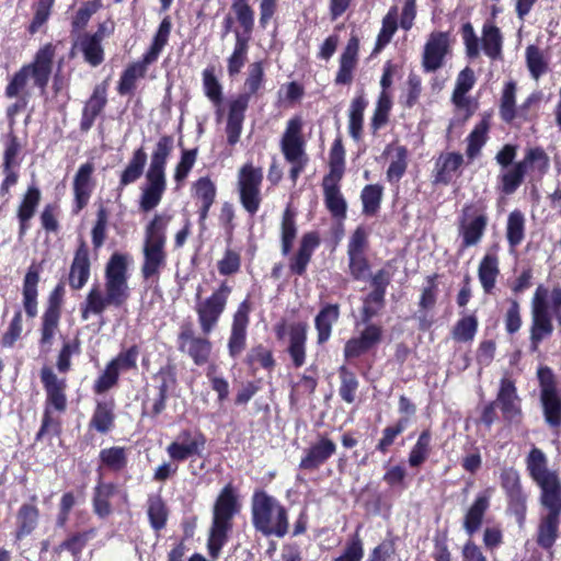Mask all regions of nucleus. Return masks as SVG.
Returning <instances> with one entry per match:
<instances>
[{
    "mask_svg": "<svg viewBox=\"0 0 561 561\" xmlns=\"http://www.w3.org/2000/svg\"><path fill=\"white\" fill-rule=\"evenodd\" d=\"M382 188L379 185H366L362 192L363 210L367 215H374L381 202Z\"/></svg>",
    "mask_w": 561,
    "mask_h": 561,
    "instance_id": "nucleus-63",
    "label": "nucleus"
},
{
    "mask_svg": "<svg viewBox=\"0 0 561 561\" xmlns=\"http://www.w3.org/2000/svg\"><path fill=\"white\" fill-rule=\"evenodd\" d=\"M339 183L340 181L323 180L324 201L328 209L334 217H344L346 213V202L341 194Z\"/></svg>",
    "mask_w": 561,
    "mask_h": 561,
    "instance_id": "nucleus-36",
    "label": "nucleus"
},
{
    "mask_svg": "<svg viewBox=\"0 0 561 561\" xmlns=\"http://www.w3.org/2000/svg\"><path fill=\"white\" fill-rule=\"evenodd\" d=\"M482 49L484 54L495 59L501 55L502 36L499 27L491 23H485L482 30Z\"/></svg>",
    "mask_w": 561,
    "mask_h": 561,
    "instance_id": "nucleus-47",
    "label": "nucleus"
},
{
    "mask_svg": "<svg viewBox=\"0 0 561 561\" xmlns=\"http://www.w3.org/2000/svg\"><path fill=\"white\" fill-rule=\"evenodd\" d=\"M536 101L535 95H530L517 110L516 107V84L513 81L507 82L504 85L501 102H500V115L506 123H511L517 116H525V108L529 107L533 102Z\"/></svg>",
    "mask_w": 561,
    "mask_h": 561,
    "instance_id": "nucleus-23",
    "label": "nucleus"
},
{
    "mask_svg": "<svg viewBox=\"0 0 561 561\" xmlns=\"http://www.w3.org/2000/svg\"><path fill=\"white\" fill-rule=\"evenodd\" d=\"M540 386V400L546 422L550 426L561 424V391L557 389L553 371L542 366L537 371Z\"/></svg>",
    "mask_w": 561,
    "mask_h": 561,
    "instance_id": "nucleus-11",
    "label": "nucleus"
},
{
    "mask_svg": "<svg viewBox=\"0 0 561 561\" xmlns=\"http://www.w3.org/2000/svg\"><path fill=\"white\" fill-rule=\"evenodd\" d=\"M94 172V164L87 162L78 169L73 180V192L77 204V209L81 210L89 202L93 183L92 174Z\"/></svg>",
    "mask_w": 561,
    "mask_h": 561,
    "instance_id": "nucleus-27",
    "label": "nucleus"
},
{
    "mask_svg": "<svg viewBox=\"0 0 561 561\" xmlns=\"http://www.w3.org/2000/svg\"><path fill=\"white\" fill-rule=\"evenodd\" d=\"M171 219V215L156 214L152 220L146 226L141 275L147 280H158L161 270L167 264L165 231Z\"/></svg>",
    "mask_w": 561,
    "mask_h": 561,
    "instance_id": "nucleus-4",
    "label": "nucleus"
},
{
    "mask_svg": "<svg viewBox=\"0 0 561 561\" xmlns=\"http://www.w3.org/2000/svg\"><path fill=\"white\" fill-rule=\"evenodd\" d=\"M129 263L127 254L116 252L111 255L104 270V289L93 285L81 304L80 311L84 321L91 316H101L111 306L119 308L127 302L130 297Z\"/></svg>",
    "mask_w": 561,
    "mask_h": 561,
    "instance_id": "nucleus-1",
    "label": "nucleus"
},
{
    "mask_svg": "<svg viewBox=\"0 0 561 561\" xmlns=\"http://www.w3.org/2000/svg\"><path fill=\"white\" fill-rule=\"evenodd\" d=\"M172 148L173 138L171 136L160 137L151 154L150 164L147 171L165 173L167 161Z\"/></svg>",
    "mask_w": 561,
    "mask_h": 561,
    "instance_id": "nucleus-44",
    "label": "nucleus"
},
{
    "mask_svg": "<svg viewBox=\"0 0 561 561\" xmlns=\"http://www.w3.org/2000/svg\"><path fill=\"white\" fill-rule=\"evenodd\" d=\"M519 163L526 173L531 172L540 176L547 171L549 159L542 149L531 148Z\"/></svg>",
    "mask_w": 561,
    "mask_h": 561,
    "instance_id": "nucleus-48",
    "label": "nucleus"
},
{
    "mask_svg": "<svg viewBox=\"0 0 561 561\" xmlns=\"http://www.w3.org/2000/svg\"><path fill=\"white\" fill-rule=\"evenodd\" d=\"M553 314L561 324V287L549 291L540 285L530 302L529 348L533 353L538 352L540 344L553 334Z\"/></svg>",
    "mask_w": 561,
    "mask_h": 561,
    "instance_id": "nucleus-2",
    "label": "nucleus"
},
{
    "mask_svg": "<svg viewBox=\"0 0 561 561\" xmlns=\"http://www.w3.org/2000/svg\"><path fill=\"white\" fill-rule=\"evenodd\" d=\"M249 50V37L236 33V44L232 54L227 59V71L229 77L233 78L241 72L245 65Z\"/></svg>",
    "mask_w": 561,
    "mask_h": 561,
    "instance_id": "nucleus-40",
    "label": "nucleus"
},
{
    "mask_svg": "<svg viewBox=\"0 0 561 561\" xmlns=\"http://www.w3.org/2000/svg\"><path fill=\"white\" fill-rule=\"evenodd\" d=\"M489 217L482 203L463 206L458 218V233L461 237V249L479 244L484 236Z\"/></svg>",
    "mask_w": 561,
    "mask_h": 561,
    "instance_id": "nucleus-10",
    "label": "nucleus"
},
{
    "mask_svg": "<svg viewBox=\"0 0 561 561\" xmlns=\"http://www.w3.org/2000/svg\"><path fill=\"white\" fill-rule=\"evenodd\" d=\"M41 380L47 394V403L57 411H64L67 405L65 394L66 379L58 378L49 367H43L41 370Z\"/></svg>",
    "mask_w": 561,
    "mask_h": 561,
    "instance_id": "nucleus-20",
    "label": "nucleus"
},
{
    "mask_svg": "<svg viewBox=\"0 0 561 561\" xmlns=\"http://www.w3.org/2000/svg\"><path fill=\"white\" fill-rule=\"evenodd\" d=\"M559 525L560 515H556V513H548L541 518L537 536V542L540 547L550 549L554 545L558 538Z\"/></svg>",
    "mask_w": 561,
    "mask_h": 561,
    "instance_id": "nucleus-39",
    "label": "nucleus"
},
{
    "mask_svg": "<svg viewBox=\"0 0 561 561\" xmlns=\"http://www.w3.org/2000/svg\"><path fill=\"white\" fill-rule=\"evenodd\" d=\"M450 53V38L446 32H432L423 48L422 67L426 72H434L444 66Z\"/></svg>",
    "mask_w": 561,
    "mask_h": 561,
    "instance_id": "nucleus-13",
    "label": "nucleus"
},
{
    "mask_svg": "<svg viewBox=\"0 0 561 561\" xmlns=\"http://www.w3.org/2000/svg\"><path fill=\"white\" fill-rule=\"evenodd\" d=\"M231 290L232 289L228 283L222 282L209 297L202 299V287L199 286L197 288L195 311L197 313L201 330L205 335L209 334L217 325L222 312L225 311Z\"/></svg>",
    "mask_w": 561,
    "mask_h": 561,
    "instance_id": "nucleus-9",
    "label": "nucleus"
},
{
    "mask_svg": "<svg viewBox=\"0 0 561 561\" xmlns=\"http://www.w3.org/2000/svg\"><path fill=\"white\" fill-rule=\"evenodd\" d=\"M496 402L506 420L516 421L520 416L519 399L511 379L502 378Z\"/></svg>",
    "mask_w": 561,
    "mask_h": 561,
    "instance_id": "nucleus-24",
    "label": "nucleus"
},
{
    "mask_svg": "<svg viewBox=\"0 0 561 561\" xmlns=\"http://www.w3.org/2000/svg\"><path fill=\"white\" fill-rule=\"evenodd\" d=\"M341 387L339 393L341 398L347 402L353 403L355 401V394L358 388V381L353 373L342 366L340 368Z\"/></svg>",
    "mask_w": 561,
    "mask_h": 561,
    "instance_id": "nucleus-61",
    "label": "nucleus"
},
{
    "mask_svg": "<svg viewBox=\"0 0 561 561\" xmlns=\"http://www.w3.org/2000/svg\"><path fill=\"white\" fill-rule=\"evenodd\" d=\"M340 318V308L336 304H329L322 307L314 319V327L317 330V341L319 344L325 343L332 332V327Z\"/></svg>",
    "mask_w": 561,
    "mask_h": 561,
    "instance_id": "nucleus-31",
    "label": "nucleus"
},
{
    "mask_svg": "<svg viewBox=\"0 0 561 561\" xmlns=\"http://www.w3.org/2000/svg\"><path fill=\"white\" fill-rule=\"evenodd\" d=\"M463 156L458 152L442 153L435 163V182L449 184L454 178L460 175Z\"/></svg>",
    "mask_w": 561,
    "mask_h": 561,
    "instance_id": "nucleus-26",
    "label": "nucleus"
},
{
    "mask_svg": "<svg viewBox=\"0 0 561 561\" xmlns=\"http://www.w3.org/2000/svg\"><path fill=\"white\" fill-rule=\"evenodd\" d=\"M304 121L300 116H294L287 122L286 129L280 140V148L285 159L291 164L290 179L295 182L302 172L308 158L305 152L302 137Z\"/></svg>",
    "mask_w": 561,
    "mask_h": 561,
    "instance_id": "nucleus-8",
    "label": "nucleus"
},
{
    "mask_svg": "<svg viewBox=\"0 0 561 561\" xmlns=\"http://www.w3.org/2000/svg\"><path fill=\"white\" fill-rule=\"evenodd\" d=\"M501 484L507 494L524 507L525 496L520 491L519 474L515 469L505 468L502 470Z\"/></svg>",
    "mask_w": 561,
    "mask_h": 561,
    "instance_id": "nucleus-55",
    "label": "nucleus"
},
{
    "mask_svg": "<svg viewBox=\"0 0 561 561\" xmlns=\"http://www.w3.org/2000/svg\"><path fill=\"white\" fill-rule=\"evenodd\" d=\"M252 523L265 536L284 537L288 531L286 508L265 491H255L251 500Z\"/></svg>",
    "mask_w": 561,
    "mask_h": 561,
    "instance_id": "nucleus-5",
    "label": "nucleus"
},
{
    "mask_svg": "<svg viewBox=\"0 0 561 561\" xmlns=\"http://www.w3.org/2000/svg\"><path fill=\"white\" fill-rule=\"evenodd\" d=\"M250 305L248 300L242 301L233 316L231 335L229 337V353L231 356L239 355L245 346L247 328L249 324Z\"/></svg>",
    "mask_w": 561,
    "mask_h": 561,
    "instance_id": "nucleus-19",
    "label": "nucleus"
},
{
    "mask_svg": "<svg viewBox=\"0 0 561 561\" xmlns=\"http://www.w3.org/2000/svg\"><path fill=\"white\" fill-rule=\"evenodd\" d=\"M308 324L305 322L294 323L289 327L288 353L296 367H301L306 360V341Z\"/></svg>",
    "mask_w": 561,
    "mask_h": 561,
    "instance_id": "nucleus-29",
    "label": "nucleus"
},
{
    "mask_svg": "<svg viewBox=\"0 0 561 561\" xmlns=\"http://www.w3.org/2000/svg\"><path fill=\"white\" fill-rule=\"evenodd\" d=\"M359 42L356 36H352L340 58V68L335 78L339 84H348L353 80V71L357 65Z\"/></svg>",
    "mask_w": 561,
    "mask_h": 561,
    "instance_id": "nucleus-28",
    "label": "nucleus"
},
{
    "mask_svg": "<svg viewBox=\"0 0 561 561\" xmlns=\"http://www.w3.org/2000/svg\"><path fill=\"white\" fill-rule=\"evenodd\" d=\"M249 101L248 95H238L228 104L226 134L227 141L231 146L236 145L240 139Z\"/></svg>",
    "mask_w": 561,
    "mask_h": 561,
    "instance_id": "nucleus-18",
    "label": "nucleus"
},
{
    "mask_svg": "<svg viewBox=\"0 0 561 561\" xmlns=\"http://www.w3.org/2000/svg\"><path fill=\"white\" fill-rule=\"evenodd\" d=\"M114 419V403L112 401L98 402L89 425L104 434L112 428Z\"/></svg>",
    "mask_w": 561,
    "mask_h": 561,
    "instance_id": "nucleus-42",
    "label": "nucleus"
},
{
    "mask_svg": "<svg viewBox=\"0 0 561 561\" xmlns=\"http://www.w3.org/2000/svg\"><path fill=\"white\" fill-rule=\"evenodd\" d=\"M38 515L36 506L31 504H24L21 506L18 513L16 538L21 539L27 536L36 528Z\"/></svg>",
    "mask_w": 561,
    "mask_h": 561,
    "instance_id": "nucleus-49",
    "label": "nucleus"
},
{
    "mask_svg": "<svg viewBox=\"0 0 561 561\" xmlns=\"http://www.w3.org/2000/svg\"><path fill=\"white\" fill-rule=\"evenodd\" d=\"M91 263L89 257V249L84 241L81 240L78 247L69 271V285L72 289H81L90 278Z\"/></svg>",
    "mask_w": 561,
    "mask_h": 561,
    "instance_id": "nucleus-21",
    "label": "nucleus"
},
{
    "mask_svg": "<svg viewBox=\"0 0 561 561\" xmlns=\"http://www.w3.org/2000/svg\"><path fill=\"white\" fill-rule=\"evenodd\" d=\"M336 451V444L327 436L320 435L305 450V455L299 462L302 470L313 471L319 469Z\"/></svg>",
    "mask_w": 561,
    "mask_h": 561,
    "instance_id": "nucleus-15",
    "label": "nucleus"
},
{
    "mask_svg": "<svg viewBox=\"0 0 561 561\" xmlns=\"http://www.w3.org/2000/svg\"><path fill=\"white\" fill-rule=\"evenodd\" d=\"M432 434L428 430L423 431L415 445L409 454V465L411 467H420L431 454Z\"/></svg>",
    "mask_w": 561,
    "mask_h": 561,
    "instance_id": "nucleus-51",
    "label": "nucleus"
},
{
    "mask_svg": "<svg viewBox=\"0 0 561 561\" xmlns=\"http://www.w3.org/2000/svg\"><path fill=\"white\" fill-rule=\"evenodd\" d=\"M41 201V192L36 186H30L19 206L18 218L20 220V232L25 233L28 220L34 216Z\"/></svg>",
    "mask_w": 561,
    "mask_h": 561,
    "instance_id": "nucleus-38",
    "label": "nucleus"
},
{
    "mask_svg": "<svg viewBox=\"0 0 561 561\" xmlns=\"http://www.w3.org/2000/svg\"><path fill=\"white\" fill-rule=\"evenodd\" d=\"M165 190V173L147 171L146 182L141 187V194L139 198L140 210L148 213L154 209L160 204Z\"/></svg>",
    "mask_w": 561,
    "mask_h": 561,
    "instance_id": "nucleus-16",
    "label": "nucleus"
},
{
    "mask_svg": "<svg viewBox=\"0 0 561 561\" xmlns=\"http://www.w3.org/2000/svg\"><path fill=\"white\" fill-rule=\"evenodd\" d=\"M60 314L54 312H44L42 318V329H41V345L50 347L53 343V339L57 332L58 323H59Z\"/></svg>",
    "mask_w": 561,
    "mask_h": 561,
    "instance_id": "nucleus-62",
    "label": "nucleus"
},
{
    "mask_svg": "<svg viewBox=\"0 0 561 561\" xmlns=\"http://www.w3.org/2000/svg\"><path fill=\"white\" fill-rule=\"evenodd\" d=\"M107 83L98 84L83 110V126L89 128L106 104Z\"/></svg>",
    "mask_w": 561,
    "mask_h": 561,
    "instance_id": "nucleus-35",
    "label": "nucleus"
},
{
    "mask_svg": "<svg viewBox=\"0 0 561 561\" xmlns=\"http://www.w3.org/2000/svg\"><path fill=\"white\" fill-rule=\"evenodd\" d=\"M500 275L499 257L494 252H488L478 267V277L485 293H491Z\"/></svg>",
    "mask_w": 561,
    "mask_h": 561,
    "instance_id": "nucleus-32",
    "label": "nucleus"
},
{
    "mask_svg": "<svg viewBox=\"0 0 561 561\" xmlns=\"http://www.w3.org/2000/svg\"><path fill=\"white\" fill-rule=\"evenodd\" d=\"M525 219L520 211L514 210L510 214L506 227V237L512 247H516L524 239Z\"/></svg>",
    "mask_w": 561,
    "mask_h": 561,
    "instance_id": "nucleus-60",
    "label": "nucleus"
},
{
    "mask_svg": "<svg viewBox=\"0 0 561 561\" xmlns=\"http://www.w3.org/2000/svg\"><path fill=\"white\" fill-rule=\"evenodd\" d=\"M170 32L171 22L168 19H164L160 23L153 37V42L148 51L144 55L142 59L129 65L122 73L117 87L119 94L126 95L135 90L136 82L146 76L148 66L158 59L163 47L167 45Z\"/></svg>",
    "mask_w": 561,
    "mask_h": 561,
    "instance_id": "nucleus-7",
    "label": "nucleus"
},
{
    "mask_svg": "<svg viewBox=\"0 0 561 561\" xmlns=\"http://www.w3.org/2000/svg\"><path fill=\"white\" fill-rule=\"evenodd\" d=\"M541 489V504L548 513L561 515V484L557 476L537 483Z\"/></svg>",
    "mask_w": 561,
    "mask_h": 561,
    "instance_id": "nucleus-33",
    "label": "nucleus"
},
{
    "mask_svg": "<svg viewBox=\"0 0 561 561\" xmlns=\"http://www.w3.org/2000/svg\"><path fill=\"white\" fill-rule=\"evenodd\" d=\"M319 243V237L314 232H308L302 236L298 252L290 257L289 268L291 273L302 275L306 272L307 265Z\"/></svg>",
    "mask_w": 561,
    "mask_h": 561,
    "instance_id": "nucleus-25",
    "label": "nucleus"
},
{
    "mask_svg": "<svg viewBox=\"0 0 561 561\" xmlns=\"http://www.w3.org/2000/svg\"><path fill=\"white\" fill-rule=\"evenodd\" d=\"M55 55L56 47L51 43L42 46L33 60L13 75L5 87V96L13 99L22 95L31 99L32 85L44 93L53 72Z\"/></svg>",
    "mask_w": 561,
    "mask_h": 561,
    "instance_id": "nucleus-3",
    "label": "nucleus"
},
{
    "mask_svg": "<svg viewBox=\"0 0 561 561\" xmlns=\"http://www.w3.org/2000/svg\"><path fill=\"white\" fill-rule=\"evenodd\" d=\"M102 39L103 36L99 33L85 34L77 43V47L83 54L85 61L93 67L100 65L104 59Z\"/></svg>",
    "mask_w": 561,
    "mask_h": 561,
    "instance_id": "nucleus-34",
    "label": "nucleus"
},
{
    "mask_svg": "<svg viewBox=\"0 0 561 561\" xmlns=\"http://www.w3.org/2000/svg\"><path fill=\"white\" fill-rule=\"evenodd\" d=\"M39 282V267L32 264L23 280V307L30 318L37 314V285Z\"/></svg>",
    "mask_w": 561,
    "mask_h": 561,
    "instance_id": "nucleus-30",
    "label": "nucleus"
},
{
    "mask_svg": "<svg viewBox=\"0 0 561 561\" xmlns=\"http://www.w3.org/2000/svg\"><path fill=\"white\" fill-rule=\"evenodd\" d=\"M367 101L363 95L353 99L348 110V129L353 138L358 139L363 130L364 111Z\"/></svg>",
    "mask_w": 561,
    "mask_h": 561,
    "instance_id": "nucleus-50",
    "label": "nucleus"
},
{
    "mask_svg": "<svg viewBox=\"0 0 561 561\" xmlns=\"http://www.w3.org/2000/svg\"><path fill=\"white\" fill-rule=\"evenodd\" d=\"M147 162V153L144 148H138L133 152L127 167L124 169L119 180V186L124 187L136 182L142 174Z\"/></svg>",
    "mask_w": 561,
    "mask_h": 561,
    "instance_id": "nucleus-43",
    "label": "nucleus"
},
{
    "mask_svg": "<svg viewBox=\"0 0 561 561\" xmlns=\"http://www.w3.org/2000/svg\"><path fill=\"white\" fill-rule=\"evenodd\" d=\"M147 513L153 529L160 530L165 526L168 510L160 495L149 496Z\"/></svg>",
    "mask_w": 561,
    "mask_h": 561,
    "instance_id": "nucleus-58",
    "label": "nucleus"
},
{
    "mask_svg": "<svg viewBox=\"0 0 561 561\" xmlns=\"http://www.w3.org/2000/svg\"><path fill=\"white\" fill-rule=\"evenodd\" d=\"M263 181V171L252 163H245L238 173V190L240 202L244 209L254 215L261 205V184Z\"/></svg>",
    "mask_w": 561,
    "mask_h": 561,
    "instance_id": "nucleus-12",
    "label": "nucleus"
},
{
    "mask_svg": "<svg viewBox=\"0 0 561 561\" xmlns=\"http://www.w3.org/2000/svg\"><path fill=\"white\" fill-rule=\"evenodd\" d=\"M197 158V149H184L181 159L175 167L174 180L182 184L193 169Z\"/></svg>",
    "mask_w": 561,
    "mask_h": 561,
    "instance_id": "nucleus-64",
    "label": "nucleus"
},
{
    "mask_svg": "<svg viewBox=\"0 0 561 561\" xmlns=\"http://www.w3.org/2000/svg\"><path fill=\"white\" fill-rule=\"evenodd\" d=\"M117 492V486L113 483L100 482L94 488L93 510L94 513L104 518L112 513L111 499Z\"/></svg>",
    "mask_w": 561,
    "mask_h": 561,
    "instance_id": "nucleus-41",
    "label": "nucleus"
},
{
    "mask_svg": "<svg viewBox=\"0 0 561 561\" xmlns=\"http://www.w3.org/2000/svg\"><path fill=\"white\" fill-rule=\"evenodd\" d=\"M203 91L214 106L222 103V87L215 76L214 68H206L203 71Z\"/></svg>",
    "mask_w": 561,
    "mask_h": 561,
    "instance_id": "nucleus-57",
    "label": "nucleus"
},
{
    "mask_svg": "<svg viewBox=\"0 0 561 561\" xmlns=\"http://www.w3.org/2000/svg\"><path fill=\"white\" fill-rule=\"evenodd\" d=\"M101 463L110 470L119 471L126 463V450L123 447H110L102 449L100 453Z\"/></svg>",
    "mask_w": 561,
    "mask_h": 561,
    "instance_id": "nucleus-59",
    "label": "nucleus"
},
{
    "mask_svg": "<svg viewBox=\"0 0 561 561\" xmlns=\"http://www.w3.org/2000/svg\"><path fill=\"white\" fill-rule=\"evenodd\" d=\"M525 174L526 172L519 162L515 163L510 169L505 168L499 175L502 192L507 195L513 194L522 184Z\"/></svg>",
    "mask_w": 561,
    "mask_h": 561,
    "instance_id": "nucleus-56",
    "label": "nucleus"
},
{
    "mask_svg": "<svg viewBox=\"0 0 561 561\" xmlns=\"http://www.w3.org/2000/svg\"><path fill=\"white\" fill-rule=\"evenodd\" d=\"M478 330V319L474 314L459 319L453 328L451 336L457 342H471Z\"/></svg>",
    "mask_w": 561,
    "mask_h": 561,
    "instance_id": "nucleus-52",
    "label": "nucleus"
},
{
    "mask_svg": "<svg viewBox=\"0 0 561 561\" xmlns=\"http://www.w3.org/2000/svg\"><path fill=\"white\" fill-rule=\"evenodd\" d=\"M388 152L391 156V162L387 171V179L390 182H398L407 170L408 150L403 146H390Z\"/></svg>",
    "mask_w": 561,
    "mask_h": 561,
    "instance_id": "nucleus-45",
    "label": "nucleus"
},
{
    "mask_svg": "<svg viewBox=\"0 0 561 561\" xmlns=\"http://www.w3.org/2000/svg\"><path fill=\"white\" fill-rule=\"evenodd\" d=\"M238 512L237 495L231 484H227L218 495L214 510L213 523L208 536V551L216 559L227 542L228 533L232 528V517Z\"/></svg>",
    "mask_w": 561,
    "mask_h": 561,
    "instance_id": "nucleus-6",
    "label": "nucleus"
},
{
    "mask_svg": "<svg viewBox=\"0 0 561 561\" xmlns=\"http://www.w3.org/2000/svg\"><path fill=\"white\" fill-rule=\"evenodd\" d=\"M206 438L199 433L184 430L167 447L169 457L174 461H185L193 456H199L205 448Z\"/></svg>",
    "mask_w": 561,
    "mask_h": 561,
    "instance_id": "nucleus-14",
    "label": "nucleus"
},
{
    "mask_svg": "<svg viewBox=\"0 0 561 561\" xmlns=\"http://www.w3.org/2000/svg\"><path fill=\"white\" fill-rule=\"evenodd\" d=\"M493 489L488 488L480 492L463 518V528L468 535L477 533L482 524L483 516L490 506Z\"/></svg>",
    "mask_w": 561,
    "mask_h": 561,
    "instance_id": "nucleus-22",
    "label": "nucleus"
},
{
    "mask_svg": "<svg viewBox=\"0 0 561 561\" xmlns=\"http://www.w3.org/2000/svg\"><path fill=\"white\" fill-rule=\"evenodd\" d=\"M476 77L473 70L466 67L457 77L456 87L453 93V101L457 106L466 104V94L473 88Z\"/></svg>",
    "mask_w": 561,
    "mask_h": 561,
    "instance_id": "nucleus-54",
    "label": "nucleus"
},
{
    "mask_svg": "<svg viewBox=\"0 0 561 561\" xmlns=\"http://www.w3.org/2000/svg\"><path fill=\"white\" fill-rule=\"evenodd\" d=\"M179 348L186 353L196 365H204L209 358L211 343L206 337L194 335L191 330H183L179 335Z\"/></svg>",
    "mask_w": 561,
    "mask_h": 561,
    "instance_id": "nucleus-17",
    "label": "nucleus"
},
{
    "mask_svg": "<svg viewBox=\"0 0 561 561\" xmlns=\"http://www.w3.org/2000/svg\"><path fill=\"white\" fill-rule=\"evenodd\" d=\"M547 457L539 448H533L526 458V466L530 477L536 483L542 482L557 476L547 467Z\"/></svg>",
    "mask_w": 561,
    "mask_h": 561,
    "instance_id": "nucleus-37",
    "label": "nucleus"
},
{
    "mask_svg": "<svg viewBox=\"0 0 561 561\" xmlns=\"http://www.w3.org/2000/svg\"><path fill=\"white\" fill-rule=\"evenodd\" d=\"M264 66L262 61H254L249 65L247 78L244 81V91L240 95H248V100L252 95H256L264 88Z\"/></svg>",
    "mask_w": 561,
    "mask_h": 561,
    "instance_id": "nucleus-46",
    "label": "nucleus"
},
{
    "mask_svg": "<svg viewBox=\"0 0 561 561\" xmlns=\"http://www.w3.org/2000/svg\"><path fill=\"white\" fill-rule=\"evenodd\" d=\"M297 234L295 214L290 208H286L280 225L282 253L287 255L290 252L293 242Z\"/></svg>",
    "mask_w": 561,
    "mask_h": 561,
    "instance_id": "nucleus-53",
    "label": "nucleus"
}]
</instances>
